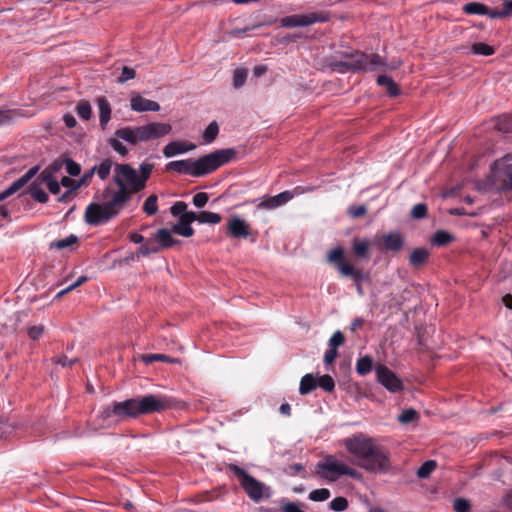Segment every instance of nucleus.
<instances>
[{
    "label": "nucleus",
    "mask_w": 512,
    "mask_h": 512,
    "mask_svg": "<svg viewBox=\"0 0 512 512\" xmlns=\"http://www.w3.org/2000/svg\"><path fill=\"white\" fill-rule=\"evenodd\" d=\"M173 406L172 400L164 395L146 394L123 401H114L103 408L100 418L106 426L137 419L143 415L161 413Z\"/></svg>",
    "instance_id": "1"
},
{
    "label": "nucleus",
    "mask_w": 512,
    "mask_h": 512,
    "mask_svg": "<svg viewBox=\"0 0 512 512\" xmlns=\"http://www.w3.org/2000/svg\"><path fill=\"white\" fill-rule=\"evenodd\" d=\"M343 444L361 468L373 473L388 471L389 452L383 446L376 444L373 438L359 433L344 439Z\"/></svg>",
    "instance_id": "2"
},
{
    "label": "nucleus",
    "mask_w": 512,
    "mask_h": 512,
    "mask_svg": "<svg viewBox=\"0 0 512 512\" xmlns=\"http://www.w3.org/2000/svg\"><path fill=\"white\" fill-rule=\"evenodd\" d=\"M235 156L236 151L233 148L219 149L198 159L171 161L166 165V169L183 175L201 177L230 162Z\"/></svg>",
    "instance_id": "3"
},
{
    "label": "nucleus",
    "mask_w": 512,
    "mask_h": 512,
    "mask_svg": "<svg viewBox=\"0 0 512 512\" xmlns=\"http://www.w3.org/2000/svg\"><path fill=\"white\" fill-rule=\"evenodd\" d=\"M172 127L167 123L152 122L138 127H123L115 131L116 139L110 140L112 148L122 156L127 155L128 149L120 140L132 145L161 138L170 133Z\"/></svg>",
    "instance_id": "4"
},
{
    "label": "nucleus",
    "mask_w": 512,
    "mask_h": 512,
    "mask_svg": "<svg viewBox=\"0 0 512 512\" xmlns=\"http://www.w3.org/2000/svg\"><path fill=\"white\" fill-rule=\"evenodd\" d=\"M154 168L155 164L147 161L142 162L137 169L130 164H116L113 177L119 186L118 192H140L144 190Z\"/></svg>",
    "instance_id": "5"
},
{
    "label": "nucleus",
    "mask_w": 512,
    "mask_h": 512,
    "mask_svg": "<svg viewBox=\"0 0 512 512\" xmlns=\"http://www.w3.org/2000/svg\"><path fill=\"white\" fill-rule=\"evenodd\" d=\"M329 68L338 73L376 71L386 66L385 60L378 54H365L360 51L342 53L340 60L332 58Z\"/></svg>",
    "instance_id": "6"
},
{
    "label": "nucleus",
    "mask_w": 512,
    "mask_h": 512,
    "mask_svg": "<svg viewBox=\"0 0 512 512\" xmlns=\"http://www.w3.org/2000/svg\"><path fill=\"white\" fill-rule=\"evenodd\" d=\"M130 196L131 194H113V198L107 202L89 204L85 211V222L92 226L109 222L124 208Z\"/></svg>",
    "instance_id": "7"
},
{
    "label": "nucleus",
    "mask_w": 512,
    "mask_h": 512,
    "mask_svg": "<svg viewBox=\"0 0 512 512\" xmlns=\"http://www.w3.org/2000/svg\"><path fill=\"white\" fill-rule=\"evenodd\" d=\"M229 469L238 479L240 486L251 500L259 502L262 499L270 498L271 488L269 486L258 481L249 475L243 468L235 464H231Z\"/></svg>",
    "instance_id": "8"
},
{
    "label": "nucleus",
    "mask_w": 512,
    "mask_h": 512,
    "mask_svg": "<svg viewBox=\"0 0 512 512\" xmlns=\"http://www.w3.org/2000/svg\"><path fill=\"white\" fill-rule=\"evenodd\" d=\"M317 474L328 481L334 482L340 476H349L354 479L360 477V473L336 458L334 455H327L317 463Z\"/></svg>",
    "instance_id": "9"
},
{
    "label": "nucleus",
    "mask_w": 512,
    "mask_h": 512,
    "mask_svg": "<svg viewBox=\"0 0 512 512\" xmlns=\"http://www.w3.org/2000/svg\"><path fill=\"white\" fill-rule=\"evenodd\" d=\"M63 165H65L66 172L70 176H78L81 172L80 165L71 159H66L63 162L55 161L42 171L38 178V180L46 184L49 192H59V180L54 176V174L61 170Z\"/></svg>",
    "instance_id": "10"
},
{
    "label": "nucleus",
    "mask_w": 512,
    "mask_h": 512,
    "mask_svg": "<svg viewBox=\"0 0 512 512\" xmlns=\"http://www.w3.org/2000/svg\"><path fill=\"white\" fill-rule=\"evenodd\" d=\"M489 180L496 187L512 189V156L497 159L492 167Z\"/></svg>",
    "instance_id": "11"
},
{
    "label": "nucleus",
    "mask_w": 512,
    "mask_h": 512,
    "mask_svg": "<svg viewBox=\"0 0 512 512\" xmlns=\"http://www.w3.org/2000/svg\"><path fill=\"white\" fill-rule=\"evenodd\" d=\"M331 14L327 10L309 12L305 14H293L281 18L280 23L284 28H299L328 22Z\"/></svg>",
    "instance_id": "12"
},
{
    "label": "nucleus",
    "mask_w": 512,
    "mask_h": 512,
    "mask_svg": "<svg viewBox=\"0 0 512 512\" xmlns=\"http://www.w3.org/2000/svg\"><path fill=\"white\" fill-rule=\"evenodd\" d=\"M377 381L391 393H399L404 390L403 381L383 364L375 367Z\"/></svg>",
    "instance_id": "13"
},
{
    "label": "nucleus",
    "mask_w": 512,
    "mask_h": 512,
    "mask_svg": "<svg viewBox=\"0 0 512 512\" xmlns=\"http://www.w3.org/2000/svg\"><path fill=\"white\" fill-rule=\"evenodd\" d=\"M196 220L195 212H185L180 215L179 220L172 227V232L183 237H191L194 235V229L191 223Z\"/></svg>",
    "instance_id": "14"
},
{
    "label": "nucleus",
    "mask_w": 512,
    "mask_h": 512,
    "mask_svg": "<svg viewBox=\"0 0 512 512\" xmlns=\"http://www.w3.org/2000/svg\"><path fill=\"white\" fill-rule=\"evenodd\" d=\"M227 232L234 238H247L250 235V227L245 220L234 216L227 223Z\"/></svg>",
    "instance_id": "15"
},
{
    "label": "nucleus",
    "mask_w": 512,
    "mask_h": 512,
    "mask_svg": "<svg viewBox=\"0 0 512 512\" xmlns=\"http://www.w3.org/2000/svg\"><path fill=\"white\" fill-rule=\"evenodd\" d=\"M379 246L381 250L399 252L404 246V239L399 233H389L382 236Z\"/></svg>",
    "instance_id": "16"
},
{
    "label": "nucleus",
    "mask_w": 512,
    "mask_h": 512,
    "mask_svg": "<svg viewBox=\"0 0 512 512\" xmlns=\"http://www.w3.org/2000/svg\"><path fill=\"white\" fill-rule=\"evenodd\" d=\"M130 107L136 112H157L160 110V105L156 101L146 99L140 95H133L131 97Z\"/></svg>",
    "instance_id": "17"
},
{
    "label": "nucleus",
    "mask_w": 512,
    "mask_h": 512,
    "mask_svg": "<svg viewBox=\"0 0 512 512\" xmlns=\"http://www.w3.org/2000/svg\"><path fill=\"white\" fill-rule=\"evenodd\" d=\"M196 145L186 141H172L163 148V155L167 158L194 150Z\"/></svg>",
    "instance_id": "18"
},
{
    "label": "nucleus",
    "mask_w": 512,
    "mask_h": 512,
    "mask_svg": "<svg viewBox=\"0 0 512 512\" xmlns=\"http://www.w3.org/2000/svg\"><path fill=\"white\" fill-rule=\"evenodd\" d=\"M430 252L426 248H415L409 255V264L413 268H420L429 260Z\"/></svg>",
    "instance_id": "19"
},
{
    "label": "nucleus",
    "mask_w": 512,
    "mask_h": 512,
    "mask_svg": "<svg viewBox=\"0 0 512 512\" xmlns=\"http://www.w3.org/2000/svg\"><path fill=\"white\" fill-rule=\"evenodd\" d=\"M155 240L158 242L160 249H168L172 246L179 244L180 241L172 237V229L168 230L166 228L159 229L155 234Z\"/></svg>",
    "instance_id": "20"
},
{
    "label": "nucleus",
    "mask_w": 512,
    "mask_h": 512,
    "mask_svg": "<svg viewBox=\"0 0 512 512\" xmlns=\"http://www.w3.org/2000/svg\"><path fill=\"white\" fill-rule=\"evenodd\" d=\"M96 104L99 111L100 126L105 129L111 118V106L105 97H98Z\"/></svg>",
    "instance_id": "21"
},
{
    "label": "nucleus",
    "mask_w": 512,
    "mask_h": 512,
    "mask_svg": "<svg viewBox=\"0 0 512 512\" xmlns=\"http://www.w3.org/2000/svg\"><path fill=\"white\" fill-rule=\"evenodd\" d=\"M293 195L294 194H276L261 202L259 206L266 209H274L288 202L292 199Z\"/></svg>",
    "instance_id": "22"
},
{
    "label": "nucleus",
    "mask_w": 512,
    "mask_h": 512,
    "mask_svg": "<svg viewBox=\"0 0 512 512\" xmlns=\"http://www.w3.org/2000/svg\"><path fill=\"white\" fill-rule=\"evenodd\" d=\"M377 84L379 86L386 87L387 93L392 96H398L400 94L399 86L394 82V80L387 75H379L377 77Z\"/></svg>",
    "instance_id": "23"
},
{
    "label": "nucleus",
    "mask_w": 512,
    "mask_h": 512,
    "mask_svg": "<svg viewBox=\"0 0 512 512\" xmlns=\"http://www.w3.org/2000/svg\"><path fill=\"white\" fill-rule=\"evenodd\" d=\"M317 387V379L313 374H305L300 381L299 393L301 395H307L315 390Z\"/></svg>",
    "instance_id": "24"
},
{
    "label": "nucleus",
    "mask_w": 512,
    "mask_h": 512,
    "mask_svg": "<svg viewBox=\"0 0 512 512\" xmlns=\"http://www.w3.org/2000/svg\"><path fill=\"white\" fill-rule=\"evenodd\" d=\"M161 251L160 246L158 245V242L154 239H149L144 242L143 245H141L137 251L136 255L139 256H148L150 254L158 253Z\"/></svg>",
    "instance_id": "25"
},
{
    "label": "nucleus",
    "mask_w": 512,
    "mask_h": 512,
    "mask_svg": "<svg viewBox=\"0 0 512 512\" xmlns=\"http://www.w3.org/2000/svg\"><path fill=\"white\" fill-rule=\"evenodd\" d=\"M328 261L334 263L337 269L342 273L343 265H350L345 262L344 252L341 248H335L331 250L328 254Z\"/></svg>",
    "instance_id": "26"
},
{
    "label": "nucleus",
    "mask_w": 512,
    "mask_h": 512,
    "mask_svg": "<svg viewBox=\"0 0 512 512\" xmlns=\"http://www.w3.org/2000/svg\"><path fill=\"white\" fill-rule=\"evenodd\" d=\"M140 358L145 364H152L156 361L165 362V363H178L179 362L178 359L171 358L170 356H168L166 354H142Z\"/></svg>",
    "instance_id": "27"
},
{
    "label": "nucleus",
    "mask_w": 512,
    "mask_h": 512,
    "mask_svg": "<svg viewBox=\"0 0 512 512\" xmlns=\"http://www.w3.org/2000/svg\"><path fill=\"white\" fill-rule=\"evenodd\" d=\"M462 10L469 15H485L488 13V7L479 2H469L463 6Z\"/></svg>",
    "instance_id": "28"
},
{
    "label": "nucleus",
    "mask_w": 512,
    "mask_h": 512,
    "mask_svg": "<svg viewBox=\"0 0 512 512\" xmlns=\"http://www.w3.org/2000/svg\"><path fill=\"white\" fill-rule=\"evenodd\" d=\"M373 360L370 356L366 355L357 360L356 371L359 375L365 376L372 371Z\"/></svg>",
    "instance_id": "29"
},
{
    "label": "nucleus",
    "mask_w": 512,
    "mask_h": 512,
    "mask_svg": "<svg viewBox=\"0 0 512 512\" xmlns=\"http://www.w3.org/2000/svg\"><path fill=\"white\" fill-rule=\"evenodd\" d=\"M196 220L199 223L218 224L221 221V216L218 213L202 211L199 214L195 213Z\"/></svg>",
    "instance_id": "30"
},
{
    "label": "nucleus",
    "mask_w": 512,
    "mask_h": 512,
    "mask_svg": "<svg viewBox=\"0 0 512 512\" xmlns=\"http://www.w3.org/2000/svg\"><path fill=\"white\" fill-rule=\"evenodd\" d=\"M341 274L347 277H351L355 283H360L365 278L363 271L355 269L351 264L345 266L343 265Z\"/></svg>",
    "instance_id": "31"
},
{
    "label": "nucleus",
    "mask_w": 512,
    "mask_h": 512,
    "mask_svg": "<svg viewBox=\"0 0 512 512\" xmlns=\"http://www.w3.org/2000/svg\"><path fill=\"white\" fill-rule=\"evenodd\" d=\"M436 467L437 462L435 460H427L418 468L416 475L420 479H426L431 475Z\"/></svg>",
    "instance_id": "32"
},
{
    "label": "nucleus",
    "mask_w": 512,
    "mask_h": 512,
    "mask_svg": "<svg viewBox=\"0 0 512 512\" xmlns=\"http://www.w3.org/2000/svg\"><path fill=\"white\" fill-rule=\"evenodd\" d=\"M218 133H219V126L216 121H212L206 127V129L204 130V132L202 134L204 143H206V144L212 143L216 139Z\"/></svg>",
    "instance_id": "33"
},
{
    "label": "nucleus",
    "mask_w": 512,
    "mask_h": 512,
    "mask_svg": "<svg viewBox=\"0 0 512 512\" xmlns=\"http://www.w3.org/2000/svg\"><path fill=\"white\" fill-rule=\"evenodd\" d=\"M453 236L444 230L435 232L432 237V243L436 246H445L453 241Z\"/></svg>",
    "instance_id": "34"
},
{
    "label": "nucleus",
    "mask_w": 512,
    "mask_h": 512,
    "mask_svg": "<svg viewBox=\"0 0 512 512\" xmlns=\"http://www.w3.org/2000/svg\"><path fill=\"white\" fill-rule=\"evenodd\" d=\"M471 52L474 55L490 56L495 53V49L486 43L477 42L471 46Z\"/></svg>",
    "instance_id": "35"
},
{
    "label": "nucleus",
    "mask_w": 512,
    "mask_h": 512,
    "mask_svg": "<svg viewBox=\"0 0 512 512\" xmlns=\"http://www.w3.org/2000/svg\"><path fill=\"white\" fill-rule=\"evenodd\" d=\"M495 128L500 132L512 131V115H502L496 119Z\"/></svg>",
    "instance_id": "36"
},
{
    "label": "nucleus",
    "mask_w": 512,
    "mask_h": 512,
    "mask_svg": "<svg viewBox=\"0 0 512 512\" xmlns=\"http://www.w3.org/2000/svg\"><path fill=\"white\" fill-rule=\"evenodd\" d=\"M353 251L360 258H367L369 251V242L366 240H354Z\"/></svg>",
    "instance_id": "37"
},
{
    "label": "nucleus",
    "mask_w": 512,
    "mask_h": 512,
    "mask_svg": "<svg viewBox=\"0 0 512 512\" xmlns=\"http://www.w3.org/2000/svg\"><path fill=\"white\" fill-rule=\"evenodd\" d=\"M276 503L281 507V512H305L297 503L286 498H281Z\"/></svg>",
    "instance_id": "38"
},
{
    "label": "nucleus",
    "mask_w": 512,
    "mask_h": 512,
    "mask_svg": "<svg viewBox=\"0 0 512 512\" xmlns=\"http://www.w3.org/2000/svg\"><path fill=\"white\" fill-rule=\"evenodd\" d=\"M78 116L83 120H89L92 115L91 105L88 101H80L76 106Z\"/></svg>",
    "instance_id": "39"
},
{
    "label": "nucleus",
    "mask_w": 512,
    "mask_h": 512,
    "mask_svg": "<svg viewBox=\"0 0 512 512\" xmlns=\"http://www.w3.org/2000/svg\"><path fill=\"white\" fill-rule=\"evenodd\" d=\"M143 211L147 215H154L158 211L156 194H150V196L145 200Z\"/></svg>",
    "instance_id": "40"
},
{
    "label": "nucleus",
    "mask_w": 512,
    "mask_h": 512,
    "mask_svg": "<svg viewBox=\"0 0 512 512\" xmlns=\"http://www.w3.org/2000/svg\"><path fill=\"white\" fill-rule=\"evenodd\" d=\"M330 491L327 488L315 489L309 493L308 498L314 502H322L330 497Z\"/></svg>",
    "instance_id": "41"
},
{
    "label": "nucleus",
    "mask_w": 512,
    "mask_h": 512,
    "mask_svg": "<svg viewBox=\"0 0 512 512\" xmlns=\"http://www.w3.org/2000/svg\"><path fill=\"white\" fill-rule=\"evenodd\" d=\"M111 167H112V161L109 159H106V160L102 161L98 166H96L95 172L97 173L98 177L101 180H104L109 176V174L111 172Z\"/></svg>",
    "instance_id": "42"
},
{
    "label": "nucleus",
    "mask_w": 512,
    "mask_h": 512,
    "mask_svg": "<svg viewBox=\"0 0 512 512\" xmlns=\"http://www.w3.org/2000/svg\"><path fill=\"white\" fill-rule=\"evenodd\" d=\"M247 79V70L243 68H237L233 74V86L236 89L241 88Z\"/></svg>",
    "instance_id": "43"
},
{
    "label": "nucleus",
    "mask_w": 512,
    "mask_h": 512,
    "mask_svg": "<svg viewBox=\"0 0 512 512\" xmlns=\"http://www.w3.org/2000/svg\"><path fill=\"white\" fill-rule=\"evenodd\" d=\"M317 386L321 387L326 392H332L335 388V382L330 375L325 374L319 377Z\"/></svg>",
    "instance_id": "44"
},
{
    "label": "nucleus",
    "mask_w": 512,
    "mask_h": 512,
    "mask_svg": "<svg viewBox=\"0 0 512 512\" xmlns=\"http://www.w3.org/2000/svg\"><path fill=\"white\" fill-rule=\"evenodd\" d=\"M77 241H78L77 236L71 234L70 236H68L64 239H60V240L52 243L51 247L61 250V249L72 246L73 244L77 243Z\"/></svg>",
    "instance_id": "45"
},
{
    "label": "nucleus",
    "mask_w": 512,
    "mask_h": 512,
    "mask_svg": "<svg viewBox=\"0 0 512 512\" xmlns=\"http://www.w3.org/2000/svg\"><path fill=\"white\" fill-rule=\"evenodd\" d=\"M329 507L336 512H342L347 509L348 500L342 496L336 497L329 503Z\"/></svg>",
    "instance_id": "46"
},
{
    "label": "nucleus",
    "mask_w": 512,
    "mask_h": 512,
    "mask_svg": "<svg viewBox=\"0 0 512 512\" xmlns=\"http://www.w3.org/2000/svg\"><path fill=\"white\" fill-rule=\"evenodd\" d=\"M419 415L418 413L414 410V409H406L404 410L399 416H398V420L399 422L403 423V424H408V423H411L413 421H415L416 419H418Z\"/></svg>",
    "instance_id": "47"
},
{
    "label": "nucleus",
    "mask_w": 512,
    "mask_h": 512,
    "mask_svg": "<svg viewBox=\"0 0 512 512\" xmlns=\"http://www.w3.org/2000/svg\"><path fill=\"white\" fill-rule=\"evenodd\" d=\"M453 507L456 512H470L471 510V504L465 498L455 499Z\"/></svg>",
    "instance_id": "48"
},
{
    "label": "nucleus",
    "mask_w": 512,
    "mask_h": 512,
    "mask_svg": "<svg viewBox=\"0 0 512 512\" xmlns=\"http://www.w3.org/2000/svg\"><path fill=\"white\" fill-rule=\"evenodd\" d=\"M427 214V205L424 203L416 204L411 211V216L414 219H422Z\"/></svg>",
    "instance_id": "49"
},
{
    "label": "nucleus",
    "mask_w": 512,
    "mask_h": 512,
    "mask_svg": "<svg viewBox=\"0 0 512 512\" xmlns=\"http://www.w3.org/2000/svg\"><path fill=\"white\" fill-rule=\"evenodd\" d=\"M345 341V337L341 331H336L333 333L331 338L329 339V347L337 350L339 346H341Z\"/></svg>",
    "instance_id": "50"
},
{
    "label": "nucleus",
    "mask_w": 512,
    "mask_h": 512,
    "mask_svg": "<svg viewBox=\"0 0 512 512\" xmlns=\"http://www.w3.org/2000/svg\"><path fill=\"white\" fill-rule=\"evenodd\" d=\"M59 185H62L63 187L67 188L66 192H75L79 188V184H77V181L67 176H62L61 180L59 181Z\"/></svg>",
    "instance_id": "51"
},
{
    "label": "nucleus",
    "mask_w": 512,
    "mask_h": 512,
    "mask_svg": "<svg viewBox=\"0 0 512 512\" xmlns=\"http://www.w3.org/2000/svg\"><path fill=\"white\" fill-rule=\"evenodd\" d=\"M135 76H136V73H135L134 69L124 66L122 68V72H121L120 76L118 77L117 81L119 83H125L128 80L134 79Z\"/></svg>",
    "instance_id": "52"
},
{
    "label": "nucleus",
    "mask_w": 512,
    "mask_h": 512,
    "mask_svg": "<svg viewBox=\"0 0 512 512\" xmlns=\"http://www.w3.org/2000/svg\"><path fill=\"white\" fill-rule=\"evenodd\" d=\"M261 24H257V25H252V26H246L244 28H235V29H231L227 32L228 35L232 36V37H242L243 35H245L247 32L255 29V28H258L260 27Z\"/></svg>",
    "instance_id": "53"
},
{
    "label": "nucleus",
    "mask_w": 512,
    "mask_h": 512,
    "mask_svg": "<svg viewBox=\"0 0 512 512\" xmlns=\"http://www.w3.org/2000/svg\"><path fill=\"white\" fill-rule=\"evenodd\" d=\"M44 333V326L42 325H35L31 326L27 329V334L30 339L37 340L39 339Z\"/></svg>",
    "instance_id": "54"
},
{
    "label": "nucleus",
    "mask_w": 512,
    "mask_h": 512,
    "mask_svg": "<svg viewBox=\"0 0 512 512\" xmlns=\"http://www.w3.org/2000/svg\"><path fill=\"white\" fill-rule=\"evenodd\" d=\"M366 212H367V208L365 205H358V206L352 205L348 209L349 215L353 218L362 217L363 215L366 214Z\"/></svg>",
    "instance_id": "55"
},
{
    "label": "nucleus",
    "mask_w": 512,
    "mask_h": 512,
    "mask_svg": "<svg viewBox=\"0 0 512 512\" xmlns=\"http://www.w3.org/2000/svg\"><path fill=\"white\" fill-rule=\"evenodd\" d=\"M53 361L56 364L61 365L62 367H72V365L77 362V359L76 358L69 359L66 355H61L58 357H54Z\"/></svg>",
    "instance_id": "56"
},
{
    "label": "nucleus",
    "mask_w": 512,
    "mask_h": 512,
    "mask_svg": "<svg viewBox=\"0 0 512 512\" xmlns=\"http://www.w3.org/2000/svg\"><path fill=\"white\" fill-rule=\"evenodd\" d=\"M187 204L185 202L179 201L176 202L171 208L170 211L173 216H179L182 215L185 212H188L187 210Z\"/></svg>",
    "instance_id": "57"
},
{
    "label": "nucleus",
    "mask_w": 512,
    "mask_h": 512,
    "mask_svg": "<svg viewBox=\"0 0 512 512\" xmlns=\"http://www.w3.org/2000/svg\"><path fill=\"white\" fill-rule=\"evenodd\" d=\"M27 183L22 177L15 180L8 188H6L3 192H18L22 189Z\"/></svg>",
    "instance_id": "58"
},
{
    "label": "nucleus",
    "mask_w": 512,
    "mask_h": 512,
    "mask_svg": "<svg viewBox=\"0 0 512 512\" xmlns=\"http://www.w3.org/2000/svg\"><path fill=\"white\" fill-rule=\"evenodd\" d=\"M337 355H338L337 350L329 347V349L325 352V355H324L325 364H332L335 361Z\"/></svg>",
    "instance_id": "59"
},
{
    "label": "nucleus",
    "mask_w": 512,
    "mask_h": 512,
    "mask_svg": "<svg viewBox=\"0 0 512 512\" xmlns=\"http://www.w3.org/2000/svg\"><path fill=\"white\" fill-rule=\"evenodd\" d=\"M208 194H195L193 198V204L196 207H203L208 201Z\"/></svg>",
    "instance_id": "60"
},
{
    "label": "nucleus",
    "mask_w": 512,
    "mask_h": 512,
    "mask_svg": "<svg viewBox=\"0 0 512 512\" xmlns=\"http://www.w3.org/2000/svg\"><path fill=\"white\" fill-rule=\"evenodd\" d=\"M451 215H468V216H477L478 212L476 211H468L465 208H453L449 210Z\"/></svg>",
    "instance_id": "61"
},
{
    "label": "nucleus",
    "mask_w": 512,
    "mask_h": 512,
    "mask_svg": "<svg viewBox=\"0 0 512 512\" xmlns=\"http://www.w3.org/2000/svg\"><path fill=\"white\" fill-rule=\"evenodd\" d=\"M14 113L10 110H0V125H4L12 120Z\"/></svg>",
    "instance_id": "62"
},
{
    "label": "nucleus",
    "mask_w": 512,
    "mask_h": 512,
    "mask_svg": "<svg viewBox=\"0 0 512 512\" xmlns=\"http://www.w3.org/2000/svg\"><path fill=\"white\" fill-rule=\"evenodd\" d=\"M39 171V166L31 167L22 177L28 183Z\"/></svg>",
    "instance_id": "63"
},
{
    "label": "nucleus",
    "mask_w": 512,
    "mask_h": 512,
    "mask_svg": "<svg viewBox=\"0 0 512 512\" xmlns=\"http://www.w3.org/2000/svg\"><path fill=\"white\" fill-rule=\"evenodd\" d=\"M502 14L509 17L512 14V0H503Z\"/></svg>",
    "instance_id": "64"
}]
</instances>
